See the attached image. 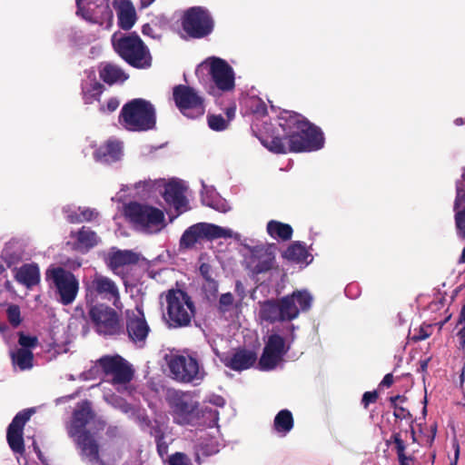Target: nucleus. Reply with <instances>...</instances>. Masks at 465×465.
Listing matches in <instances>:
<instances>
[{
  "label": "nucleus",
  "instance_id": "f257e3e1",
  "mask_svg": "<svg viewBox=\"0 0 465 465\" xmlns=\"http://www.w3.org/2000/svg\"><path fill=\"white\" fill-rule=\"evenodd\" d=\"M279 125L284 133V139L272 137L262 140V143L274 153L314 152L324 146L322 130L304 116L292 111L281 113Z\"/></svg>",
  "mask_w": 465,
  "mask_h": 465
},
{
  "label": "nucleus",
  "instance_id": "f03ea898",
  "mask_svg": "<svg viewBox=\"0 0 465 465\" xmlns=\"http://www.w3.org/2000/svg\"><path fill=\"white\" fill-rule=\"evenodd\" d=\"M166 400L171 408L173 421L179 425L203 424L213 428L218 423V411L208 407L200 410L194 392L169 390Z\"/></svg>",
  "mask_w": 465,
  "mask_h": 465
},
{
  "label": "nucleus",
  "instance_id": "7ed1b4c3",
  "mask_svg": "<svg viewBox=\"0 0 465 465\" xmlns=\"http://www.w3.org/2000/svg\"><path fill=\"white\" fill-rule=\"evenodd\" d=\"M313 298L307 291H295L281 299H270L259 302V318L262 322L274 323L291 322L300 312H307L312 307Z\"/></svg>",
  "mask_w": 465,
  "mask_h": 465
},
{
  "label": "nucleus",
  "instance_id": "20e7f679",
  "mask_svg": "<svg viewBox=\"0 0 465 465\" xmlns=\"http://www.w3.org/2000/svg\"><path fill=\"white\" fill-rule=\"evenodd\" d=\"M297 329L294 324L288 323L282 330L275 331L268 336L258 361L259 370L270 371L282 364L284 356L296 340Z\"/></svg>",
  "mask_w": 465,
  "mask_h": 465
},
{
  "label": "nucleus",
  "instance_id": "39448f33",
  "mask_svg": "<svg viewBox=\"0 0 465 465\" xmlns=\"http://www.w3.org/2000/svg\"><path fill=\"white\" fill-rule=\"evenodd\" d=\"M111 42L117 54L129 65L137 69L151 67L149 48L135 32H116L112 35Z\"/></svg>",
  "mask_w": 465,
  "mask_h": 465
},
{
  "label": "nucleus",
  "instance_id": "423d86ee",
  "mask_svg": "<svg viewBox=\"0 0 465 465\" xmlns=\"http://www.w3.org/2000/svg\"><path fill=\"white\" fill-rule=\"evenodd\" d=\"M119 122L128 131L144 132L152 130L156 124L154 106L144 99H133L123 106Z\"/></svg>",
  "mask_w": 465,
  "mask_h": 465
},
{
  "label": "nucleus",
  "instance_id": "0eeeda50",
  "mask_svg": "<svg viewBox=\"0 0 465 465\" xmlns=\"http://www.w3.org/2000/svg\"><path fill=\"white\" fill-rule=\"evenodd\" d=\"M124 214L134 227L142 232L156 233L165 225L163 213L147 204L131 202L124 206Z\"/></svg>",
  "mask_w": 465,
  "mask_h": 465
},
{
  "label": "nucleus",
  "instance_id": "6e6552de",
  "mask_svg": "<svg viewBox=\"0 0 465 465\" xmlns=\"http://www.w3.org/2000/svg\"><path fill=\"white\" fill-rule=\"evenodd\" d=\"M166 302L169 327L189 326L195 314V306L191 296L183 290L173 289L168 292Z\"/></svg>",
  "mask_w": 465,
  "mask_h": 465
},
{
  "label": "nucleus",
  "instance_id": "1a4fd4ad",
  "mask_svg": "<svg viewBox=\"0 0 465 465\" xmlns=\"http://www.w3.org/2000/svg\"><path fill=\"white\" fill-rule=\"evenodd\" d=\"M247 252L243 255V265L252 277L266 273L276 263L275 243L243 244Z\"/></svg>",
  "mask_w": 465,
  "mask_h": 465
},
{
  "label": "nucleus",
  "instance_id": "9d476101",
  "mask_svg": "<svg viewBox=\"0 0 465 465\" xmlns=\"http://www.w3.org/2000/svg\"><path fill=\"white\" fill-rule=\"evenodd\" d=\"M172 378L181 383L198 385L205 376V371L195 354H175L168 361Z\"/></svg>",
  "mask_w": 465,
  "mask_h": 465
},
{
  "label": "nucleus",
  "instance_id": "9b49d317",
  "mask_svg": "<svg viewBox=\"0 0 465 465\" xmlns=\"http://www.w3.org/2000/svg\"><path fill=\"white\" fill-rule=\"evenodd\" d=\"M46 280L54 290L56 300L63 305L72 304L78 293L79 282L74 274L62 267L46 271Z\"/></svg>",
  "mask_w": 465,
  "mask_h": 465
},
{
  "label": "nucleus",
  "instance_id": "f8f14e48",
  "mask_svg": "<svg viewBox=\"0 0 465 465\" xmlns=\"http://www.w3.org/2000/svg\"><path fill=\"white\" fill-rule=\"evenodd\" d=\"M232 237L233 232L229 228H223L213 223H198L183 232L180 238L179 247L181 250H189L203 239L213 240Z\"/></svg>",
  "mask_w": 465,
  "mask_h": 465
},
{
  "label": "nucleus",
  "instance_id": "ddd939ff",
  "mask_svg": "<svg viewBox=\"0 0 465 465\" xmlns=\"http://www.w3.org/2000/svg\"><path fill=\"white\" fill-rule=\"evenodd\" d=\"M213 26L212 15L203 6L190 7L183 15L182 27L191 38L200 39L209 35Z\"/></svg>",
  "mask_w": 465,
  "mask_h": 465
},
{
  "label": "nucleus",
  "instance_id": "4468645a",
  "mask_svg": "<svg viewBox=\"0 0 465 465\" xmlns=\"http://www.w3.org/2000/svg\"><path fill=\"white\" fill-rule=\"evenodd\" d=\"M173 97L175 105L185 117L196 119L203 115V99L193 87L184 84L175 85L173 89Z\"/></svg>",
  "mask_w": 465,
  "mask_h": 465
},
{
  "label": "nucleus",
  "instance_id": "2eb2a0df",
  "mask_svg": "<svg viewBox=\"0 0 465 465\" xmlns=\"http://www.w3.org/2000/svg\"><path fill=\"white\" fill-rule=\"evenodd\" d=\"M89 315L98 333L114 336L124 332L117 312L109 306L102 303L90 304Z\"/></svg>",
  "mask_w": 465,
  "mask_h": 465
},
{
  "label": "nucleus",
  "instance_id": "dca6fc26",
  "mask_svg": "<svg viewBox=\"0 0 465 465\" xmlns=\"http://www.w3.org/2000/svg\"><path fill=\"white\" fill-rule=\"evenodd\" d=\"M210 60L209 74L213 85L209 93L216 94L218 92H231L235 86V74L233 68L223 59L212 57Z\"/></svg>",
  "mask_w": 465,
  "mask_h": 465
},
{
  "label": "nucleus",
  "instance_id": "f3484780",
  "mask_svg": "<svg viewBox=\"0 0 465 465\" xmlns=\"http://www.w3.org/2000/svg\"><path fill=\"white\" fill-rule=\"evenodd\" d=\"M123 331L137 348L145 346L151 330L141 307L137 306L134 311H126L125 330Z\"/></svg>",
  "mask_w": 465,
  "mask_h": 465
},
{
  "label": "nucleus",
  "instance_id": "a211bd4d",
  "mask_svg": "<svg viewBox=\"0 0 465 465\" xmlns=\"http://www.w3.org/2000/svg\"><path fill=\"white\" fill-rule=\"evenodd\" d=\"M86 300L87 302H94V298H102L112 301L115 307H118L120 300L119 291L115 282L110 278L102 274H94V276L86 282Z\"/></svg>",
  "mask_w": 465,
  "mask_h": 465
},
{
  "label": "nucleus",
  "instance_id": "6ab92c4d",
  "mask_svg": "<svg viewBox=\"0 0 465 465\" xmlns=\"http://www.w3.org/2000/svg\"><path fill=\"white\" fill-rule=\"evenodd\" d=\"M106 376H110L114 384H126L131 381L134 371L131 364L120 355H105L97 361Z\"/></svg>",
  "mask_w": 465,
  "mask_h": 465
},
{
  "label": "nucleus",
  "instance_id": "aec40b11",
  "mask_svg": "<svg viewBox=\"0 0 465 465\" xmlns=\"http://www.w3.org/2000/svg\"><path fill=\"white\" fill-rule=\"evenodd\" d=\"M34 412V409H25L19 411L7 427L6 440L15 453L22 455L25 452L23 430Z\"/></svg>",
  "mask_w": 465,
  "mask_h": 465
},
{
  "label": "nucleus",
  "instance_id": "412c9836",
  "mask_svg": "<svg viewBox=\"0 0 465 465\" xmlns=\"http://www.w3.org/2000/svg\"><path fill=\"white\" fill-rule=\"evenodd\" d=\"M76 444L82 461L89 465H104L100 459L99 444L95 434L91 431L83 432L75 437H71Z\"/></svg>",
  "mask_w": 465,
  "mask_h": 465
},
{
  "label": "nucleus",
  "instance_id": "4be33fe9",
  "mask_svg": "<svg viewBox=\"0 0 465 465\" xmlns=\"http://www.w3.org/2000/svg\"><path fill=\"white\" fill-rule=\"evenodd\" d=\"M94 418L91 402L83 401L78 402L73 412L70 424L67 426V433L69 437H75L83 432L90 431L86 426L90 424Z\"/></svg>",
  "mask_w": 465,
  "mask_h": 465
},
{
  "label": "nucleus",
  "instance_id": "5701e85b",
  "mask_svg": "<svg viewBox=\"0 0 465 465\" xmlns=\"http://www.w3.org/2000/svg\"><path fill=\"white\" fill-rule=\"evenodd\" d=\"M465 167L462 168L461 178L456 181V197L453 204L454 220L457 236L465 240Z\"/></svg>",
  "mask_w": 465,
  "mask_h": 465
},
{
  "label": "nucleus",
  "instance_id": "b1692460",
  "mask_svg": "<svg viewBox=\"0 0 465 465\" xmlns=\"http://www.w3.org/2000/svg\"><path fill=\"white\" fill-rule=\"evenodd\" d=\"M186 185L183 181L180 179H172L165 183L163 197L164 201L175 210L180 211L185 208L188 203L184 195Z\"/></svg>",
  "mask_w": 465,
  "mask_h": 465
},
{
  "label": "nucleus",
  "instance_id": "393cba45",
  "mask_svg": "<svg viewBox=\"0 0 465 465\" xmlns=\"http://www.w3.org/2000/svg\"><path fill=\"white\" fill-rule=\"evenodd\" d=\"M122 155V142L113 139H109L104 144L97 148L94 153L96 162L105 164L119 161Z\"/></svg>",
  "mask_w": 465,
  "mask_h": 465
},
{
  "label": "nucleus",
  "instance_id": "a878e982",
  "mask_svg": "<svg viewBox=\"0 0 465 465\" xmlns=\"http://www.w3.org/2000/svg\"><path fill=\"white\" fill-rule=\"evenodd\" d=\"M202 186L203 190L201 192V199L204 205L220 213H227L231 210V206L228 202L221 197L213 187L207 186L203 181H202Z\"/></svg>",
  "mask_w": 465,
  "mask_h": 465
},
{
  "label": "nucleus",
  "instance_id": "bb28decb",
  "mask_svg": "<svg viewBox=\"0 0 465 465\" xmlns=\"http://www.w3.org/2000/svg\"><path fill=\"white\" fill-rule=\"evenodd\" d=\"M282 258L294 263L310 264L313 258L308 252L306 244L302 242H292L282 253Z\"/></svg>",
  "mask_w": 465,
  "mask_h": 465
},
{
  "label": "nucleus",
  "instance_id": "cd10ccee",
  "mask_svg": "<svg viewBox=\"0 0 465 465\" xmlns=\"http://www.w3.org/2000/svg\"><path fill=\"white\" fill-rule=\"evenodd\" d=\"M87 78L83 80L82 95L84 104H92L94 100H98L103 93L104 86L96 81L94 71H86Z\"/></svg>",
  "mask_w": 465,
  "mask_h": 465
},
{
  "label": "nucleus",
  "instance_id": "c85d7f7f",
  "mask_svg": "<svg viewBox=\"0 0 465 465\" xmlns=\"http://www.w3.org/2000/svg\"><path fill=\"white\" fill-rule=\"evenodd\" d=\"M256 360V354L252 351L240 350L226 360L225 365L233 371H241L252 367Z\"/></svg>",
  "mask_w": 465,
  "mask_h": 465
},
{
  "label": "nucleus",
  "instance_id": "c756f323",
  "mask_svg": "<svg viewBox=\"0 0 465 465\" xmlns=\"http://www.w3.org/2000/svg\"><path fill=\"white\" fill-rule=\"evenodd\" d=\"M15 278L27 288L33 287L40 282L39 267L35 263L24 264L16 271Z\"/></svg>",
  "mask_w": 465,
  "mask_h": 465
},
{
  "label": "nucleus",
  "instance_id": "7c9ffc66",
  "mask_svg": "<svg viewBox=\"0 0 465 465\" xmlns=\"http://www.w3.org/2000/svg\"><path fill=\"white\" fill-rule=\"evenodd\" d=\"M99 75L105 84L110 85L123 84L129 77L120 66L110 63L101 66Z\"/></svg>",
  "mask_w": 465,
  "mask_h": 465
},
{
  "label": "nucleus",
  "instance_id": "2f4dec72",
  "mask_svg": "<svg viewBox=\"0 0 465 465\" xmlns=\"http://www.w3.org/2000/svg\"><path fill=\"white\" fill-rule=\"evenodd\" d=\"M118 26L123 30H130L136 21V13L130 1H123L117 10Z\"/></svg>",
  "mask_w": 465,
  "mask_h": 465
},
{
  "label": "nucleus",
  "instance_id": "473e14b6",
  "mask_svg": "<svg viewBox=\"0 0 465 465\" xmlns=\"http://www.w3.org/2000/svg\"><path fill=\"white\" fill-rule=\"evenodd\" d=\"M71 236L75 239L78 249L88 251L97 245L99 237L89 227L83 226L77 232H72Z\"/></svg>",
  "mask_w": 465,
  "mask_h": 465
},
{
  "label": "nucleus",
  "instance_id": "72a5a7b5",
  "mask_svg": "<svg viewBox=\"0 0 465 465\" xmlns=\"http://www.w3.org/2000/svg\"><path fill=\"white\" fill-rule=\"evenodd\" d=\"M138 262L136 253L129 250H117L109 255V266L116 271L124 265L134 264Z\"/></svg>",
  "mask_w": 465,
  "mask_h": 465
},
{
  "label": "nucleus",
  "instance_id": "f704fd0d",
  "mask_svg": "<svg viewBox=\"0 0 465 465\" xmlns=\"http://www.w3.org/2000/svg\"><path fill=\"white\" fill-rule=\"evenodd\" d=\"M266 230L272 238L279 239L282 241L291 240L293 232L290 224L283 223L275 220H272L267 223Z\"/></svg>",
  "mask_w": 465,
  "mask_h": 465
},
{
  "label": "nucleus",
  "instance_id": "c9c22d12",
  "mask_svg": "<svg viewBox=\"0 0 465 465\" xmlns=\"http://www.w3.org/2000/svg\"><path fill=\"white\" fill-rule=\"evenodd\" d=\"M293 427L292 414L288 410L280 411L273 420V430L282 437L287 435Z\"/></svg>",
  "mask_w": 465,
  "mask_h": 465
},
{
  "label": "nucleus",
  "instance_id": "e433bc0d",
  "mask_svg": "<svg viewBox=\"0 0 465 465\" xmlns=\"http://www.w3.org/2000/svg\"><path fill=\"white\" fill-rule=\"evenodd\" d=\"M1 258L7 267L11 268L16 266L23 260V251L20 246L9 242L3 249Z\"/></svg>",
  "mask_w": 465,
  "mask_h": 465
},
{
  "label": "nucleus",
  "instance_id": "4c0bfd02",
  "mask_svg": "<svg viewBox=\"0 0 465 465\" xmlns=\"http://www.w3.org/2000/svg\"><path fill=\"white\" fill-rule=\"evenodd\" d=\"M12 361L21 371L29 370L33 367L34 356L31 350L27 349H17L15 351H11Z\"/></svg>",
  "mask_w": 465,
  "mask_h": 465
},
{
  "label": "nucleus",
  "instance_id": "58836bf2",
  "mask_svg": "<svg viewBox=\"0 0 465 465\" xmlns=\"http://www.w3.org/2000/svg\"><path fill=\"white\" fill-rule=\"evenodd\" d=\"M104 400L114 409L120 411L122 413L127 414L131 412L133 404L129 403L125 399L114 393H104Z\"/></svg>",
  "mask_w": 465,
  "mask_h": 465
},
{
  "label": "nucleus",
  "instance_id": "ea45409f",
  "mask_svg": "<svg viewBox=\"0 0 465 465\" xmlns=\"http://www.w3.org/2000/svg\"><path fill=\"white\" fill-rule=\"evenodd\" d=\"M127 417L138 424L143 430H145L152 425V421L148 417L146 411L137 405H134L132 407V411L127 414Z\"/></svg>",
  "mask_w": 465,
  "mask_h": 465
},
{
  "label": "nucleus",
  "instance_id": "a19ab883",
  "mask_svg": "<svg viewBox=\"0 0 465 465\" xmlns=\"http://www.w3.org/2000/svg\"><path fill=\"white\" fill-rule=\"evenodd\" d=\"M234 308V298L231 292L223 293L218 301L217 311L220 315L226 317Z\"/></svg>",
  "mask_w": 465,
  "mask_h": 465
},
{
  "label": "nucleus",
  "instance_id": "79ce46f5",
  "mask_svg": "<svg viewBox=\"0 0 465 465\" xmlns=\"http://www.w3.org/2000/svg\"><path fill=\"white\" fill-rule=\"evenodd\" d=\"M152 435L154 437L157 452L163 459L168 453V443L165 440V436L160 428H153Z\"/></svg>",
  "mask_w": 465,
  "mask_h": 465
},
{
  "label": "nucleus",
  "instance_id": "37998d69",
  "mask_svg": "<svg viewBox=\"0 0 465 465\" xmlns=\"http://www.w3.org/2000/svg\"><path fill=\"white\" fill-rule=\"evenodd\" d=\"M207 121L209 127L216 132L224 131L229 125V121L221 114L208 115Z\"/></svg>",
  "mask_w": 465,
  "mask_h": 465
},
{
  "label": "nucleus",
  "instance_id": "c03bdc74",
  "mask_svg": "<svg viewBox=\"0 0 465 465\" xmlns=\"http://www.w3.org/2000/svg\"><path fill=\"white\" fill-rule=\"evenodd\" d=\"M79 218L71 219V223H81L84 222H91L98 217V212L95 209L88 207H80Z\"/></svg>",
  "mask_w": 465,
  "mask_h": 465
},
{
  "label": "nucleus",
  "instance_id": "a18cd8bd",
  "mask_svg": "<svg viewBox=\"0 0 465 465\" xmlns=\"http://www.w3.org/2000/svg\"><path fill=\"white\" fill-rule=\"evenodd\" d=\"M6 316L8 322L14 328H16L20 325L22 319L19 306L15 304L9 305L6 310Z\"/></svg>",
  "mask_w": 465,
  "mask_h": 465
},
{
  "label": "nucleus",
  "instance_id": "49530a36",
  "mask_svg": "<svg viewBox=\"0 0 465 465\" xmlns=\"http://www.w3.org/2000/svg\"><path fill=\"white\" fill-rule=\"evenodd\" d=\"M203 291L208 300L214 298L218 292V282L215 279H209L203 282Z\"/></svg>",
  "mask_w": 465,
  "mask_h": 465
},
{
  "label": "nucleus",
  "instance_id": "de8ad7c7",
  "mask_svg": "<svg viewBox=\"0 0 465 465\" xmlns=\"http://www.w3.org/2000/svg\"><path fill=\"white\" fill-rule=\"evenodd\" d=\"M169 465H191V459L183 452H175L168 459Z\"/></svg>",
  "mask_w": 465,
  "mask_h": 465
},
{
  "label": "nucleus",
  "instance_id": "09e8293b",
  "mask_svg": "<svg viewBox=\"0 0 465 465\" xmlns=\"http://www.w3.org/2000/svg\"><path fill=\"white\" fill-rule=\"evenodd\" d=\"M19 344L21 345L20 349H27L30 350L34 348L37 344V338L35 336L25 335L24 333H19Z\"/></svg>",
  "mask_w": 465,
  "mask_h": 465
},
{
  "label": "nucleus",
  "instance_id": "8fccbe9b",
  "mask_svg": "<svg viewBox=\"0 0 465 465\" xmlns=\"http://www.w3.org/2000/svg\"><path fill=\"white\" fill-rule=\"evenodd\" d=\"M252 113L257 116H263L267 113L266 104L260 99H255L252 104Z\"/></svg>",
  "mask_w": 465,
  "mask_h": 465
},
{
  "label": "nucleus",
  "instance_id": "3c124183",
  "mask_svg": "<svg viewBox=\"0 0 465 465\" xmlns=\"http://www.w3.org/2000/svg\"><path fill=\"white\" fill-rule=\"evenodd\" d=\"M80 207L75 205H66L63 208V213L65 219L71 223V219L74 217L79 218Z\"/></svg>",
  "mask_w": 465,
  "mask_h": 465
},
{
  "label": "nucleus",
  "instance_id": "603ef678",
  "mask_svg": "<svg viewBox=\"0 0 465 465\" xmlns=\"http://www.w3.org/2000/svg\"><path fill=\"white\" fill-rule=\"evenodd\" d=\"M391 441L395 444L396 452H404L406 450V445L402 439L401 438L400 433H393L391 437Z\"/></svg>",
  "mask_w": 465,
  "mask_h": 465
},
{
  "label": "nucleus",
  "instance_id": "864d4df0",
  "mask_svg": "<svg viewBox=\"0 0 465 465\" xmlns=\"http://www.w3.org/2000/svg\"><path fill=\"white\" fill-rule=\"evenodd\" d=\"M199 272L203 281H208L209 279H214L213 276L212 266L208 263H202L199 268Z\"/></svg>",
  "mask_w": 465,
  "mask_h": 465
},
{
  "label": "nucleus",
  "instance_id": "5fc2aeb1",
  "mask_svg": "<svg viewBox=\"0 0 465 465\" xmlns=\"http://www.w3.org/2000/svg\"><path fill=\"white\" fill-rule=\"evenodd\" d=\"M99 367L100 366H94L90 370L81 372L79 375V379L82 381L95 379V376L99 371Z\"/></svg>",
  "mask_w": 465,
  "mask_h": 465
},
{
  "label": "nucleus",
  "instance_id": "6e6d98bb",
  "mask_svg": "<svg viewBox=\"0 0 465 465\" xmlns=\"http://www.w3.org/2000/svg\"><path fill=\"white\" fill-rule=\"evenodd\" d=\"M120 104V102L117 98L115 97H112L108 100L107 104H106V106H101L100 110L102 112H108V113H113L114 112L118 106Z\"/></svg>",
  "mask_w": 465,
  "mask_h": 465
},
{
  "label": "nucleus",
  "instance_id": "4d7b16f0",
  "mask_svg": "<svg viewBox=\"0 0 465 465\" xmlns=\"http://www.w3.org/2000/svg\"><path fill=\"white\" fill-rule=\"evenodd\" d=\"M378 393L376 391H366L362 396V404L364 407H368L370 403L376 401Z\"/></svg>",
  "mask_w": 465,
  "mask_h": 465
},
{
  "label": "nucleus",
  "instance_id": "13d9d810",
  "mask_svg": "<svg viewBox=\"0 0 465 465\" xmlns=\"http://www.w3.org/2000/svg\"><path fill=\"white\" fill-rule=\"evenodd\" d=\"M206 401L216 407H223L225 404V400L222 396L216 394L210 395Z\"/></svg>",
  "mask_w": 465,
  "mask_h": 465
},
{
  "label": "nucleus",
  "instance_id": "bf43d9fd",
  "mask_svg": "<svg viewBox=\"0 0 465 465\" xmlns=\"http://www.w3.org/2000/svg\"><path fill=\"white\" fill-rule=\"evenodd\" d=\"M393 408H394L393 415L397 419L402 420V419H406V418H409L411 416L410 411L401 406H395Z\"/></svg>",
  "mask_w": 465,
  "mask_h": 465
},
{
  "label": "nucleus",
  "instance_id": "052dcab7",
  "mask_svg": "<svg viewBox=\"0 0 465 465\" xmlns=\"http://www.w3.org/2000/svg\"><path fill=\"white\" fill-rule=\"evenodd\" d=\"M142 33L143 35L150 36L153 39H160L161 35L154 33L153 28L149 25L145 24L142 26Z\"/></svg>",
  "mask_w": 465,
  "mask_h": 465
},
{
  "label": "nucleus",
  "instance_id": "680f3d73",
  "mask_svg": "<svg viewBox=\"0 0 465 465\" xmlns=\"http://www.w3.org/2000/svg\"><path fill=\"white\" fill-rule=\"evenodd\" d=\"M429 328H430V326L420 327L418 334H415L412 337V340L418 341H423V340L427 339L428 337H430V332L428 331Z\"/></svg>",
  "mask_w": 465,
  "mask_h": 465
},
{
  "label": "nucleus",
  "instance_id": "e2e57ef3",
  "mask_svg": "<svg viewBox=\"0 0 465 465\" xmlns=\"http://www.w3.org/2000/svg\"><path fill=\"white\" fill-rule=\"evenodd\" d=\"M235 292L238 294L241 300L245 297V288L240 281L235 282Z\"/></svg>",
  "mask_w": 465,
  "mask_h": 465
},
{
  "label": "nucleus",
  "instance_id": "0e129e2a",
  "mask_svg": "<svg viewBox=\"0 0 465 465\" xmlns=\"http://www.w3.org/2000/svg\"><path fill=\"white\" fill-rule=\"evenodd\" d=\"M200 449L202 450V453L205 456H210L218 452L217 448L213 447L212 449H209L206 445H203V443H201Z\"/></svg>",
  "mask_w": 465,
  "mask_h": 465
},
{
  "label": "nucleus",
  "instance_id": "69168bd1",
  "mask_svg": "<svg viewBox=\"0 0 465 465\" xmlns=\"http://www.w3.org/2000/svg\"><path fill=\"white\" fill-rule=\"evenodd\" d=\"M153 181L152 180H148V181H143V182L140 181L139 183H137L135 184V187L137 189H139L140 187L143 186L145 189L146 192H150V190L153 187Z\"/></svg>",
  "mask_w": 465,
  "mask_h": 465
},
{
  "label": "nucleus",
  "instance_id": "338daca9",
  "mask_svg": "<svg viewBox=\"0 0 465 465\" xmlns=\"http://www.w3.org/2000/svg\"><path fill=\"white\" fill-rule=\"evenodd\" d=\"M393 382V376L391 373L386 374L381 381V386L390 387Z\"/></svg>",
  "mask_w": 465,
  "mask_h": 465
},
{
  "label": "nucleus",
  "instance_id": "774afa93",
  "mask_svg": "<svg viewBox=\"0 0 465 465\" xmlns=\"http://www.w3.org/2000/svg\"><path fill=\"white\" fill-rule=\"evenodd\" d=\"M405 401H406V398L402 395H396V396H392L390 398L391 407L398 406V404H397L398 401L404 402Z\"/></svg>",
  "mask_w": 465,
  "mask_h": 465
}]
</instances>
